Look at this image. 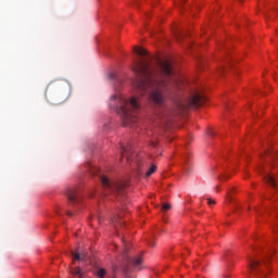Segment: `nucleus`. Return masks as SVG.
I'll list each match as a JSON object with an SVG mask.
<instances>
[{
  "label": "nucleus",
  "instance_id": "18",
  "mask_svg": "<svg viewBox=\"0 0 278 278\" xmlns=\"http://www.w3.org/2000/svg\"><path fill=\"white\" fill-rule=\"evenodd\" d=\"M254 212H255V214H257V216H262V207L255 206Z\"/></svg>",
  "mask_w": 278,
  "mask_h": 278
},
{
  "label": "nucleus",
  "instance_id": "30",
  "mask_svg": "<svg viewBox=\"0 0 278 278\" xmlns=\"http://www.w3.org/2000/svg\"><path fill=\"white\" fill-rule=\"evenodd\" d=\"M277 207H278L277 205H274V210H277Z\"/></svg>",
  "mask_w": 278,
  "mask_h": 278
},
{
  "label": "nucleus",
  "instance_id": "19",
  "mask_svg": "<svg viewBox=\"0 0 278 278\" xmlns=\"http://www.w3.org/2000/svg\"><path fill=\"white\" fill-rule=\"evenodd\" d=\"M228 179H229V176L227 175L219 176V181H227Z\"/></svg>",
  "mask_w": 278,
  "mask_h": 278
},
{
  "label": "nucleus",
  "instance_id": "22",
  "mask_svg": "<svg viewBox=\"0 0 278 278\" xmlns=\"http://www.w3.org/2000/svg\"><path fill=\"white\" fill-rule=\"evenodd\" d=\"M242 210V206H236L235 212H240Z\"/></svg>",
  "mask_w": 278,
  "mask_h": 278
},
{
  "label": "nucleus",
  "instance_id": "5",
  "mask_svg": "<svg viewBox=\"0 0 278 278\" xmlns=\"http://www.w3.org/2000/svg\"><path fill=\"white\" fill-rule=\"evenodd\" d=\"M55 86H58V84L55 83L50 84V86L47 89L46 97H47L48 103H51L52 105H60L68 99V91L64 92V89H60L53 96L49 94V90H51V88H55Z\"/></svg>",
  "mask_w": 278,
  "mask_h": 278
},
{
  "label": "nucleus",
  "instance_id": "12",
  "mask_svg": "<svg viewBox=\"0 0 278 278\" xmlns=\"http://www.w3.org/2000/svg\"><path fill=\"white\" fill-rule=\"evenodd\" d=\"M71 273L74 275V277L86 278V273H84V270L79 267L72 268Z\"/></svg>",
  "mask_w": 278,
  "mask_h": 278
},
{
  "label": "nucleus",
  "instance_id": "28",
  "mask_svg": "<svg viewBox=\"0 0 278 278\" xmlns=\"http://www.w3.org/2000/svg\"><path fill=\"white\" fill-rule=\"evenodd\" d=\"M91 174H92V175H97V172H94V170L91 169Z\"/></svg>",
  "mask_w": 278,
  "mask_h": 278
},
{
  "label": "nucleus",
  "instance_id": "20",
  "mask_svg": "<svg viewBox=\"0 0 278 278\" xmlns=\"http://www.w3.org/2000/svg\"><path fill=\"white\" fill-rule=\"evenodd\" d=\"M207 205H216V200L207 199Z\"/></svg>",
  "mask_w": 278,
  "mask_h": 278
},
{
  "label": "nucleus",
  "instance_id": "14",
  "mask_svg": "<svg viewBox=\"0 0 278 278\" xmlns=\"http://www.w3.org/2000/svg\"><path fill=\"white\" fill-rule=\"evenodd\" d=\"M155 170H157V166L152 165L146 173V177H151L153 173H155Z\"/></svg>",
  "mask_w": 278,
  "mask_h": 278
},
{
  "label": "nucleus",
  "instance_id": "11",
  "mask_svg": "<svg viewBox=\"0 0 278 278\" xmlns=\"http://www.w3.org/2000/svg\"><path fill=\"white\" fill-rule=\"evenodd\" d=\"M66 197H67L68 203H77V189L75 188L67 189Z\"/></svg>",
  "mask_w": 278,
  "mask_h": 278
},
{
  "label": "nucleus",
  "instance_id": "31",
  "mask_svg": "<svg viewBox=\"0 0 278 278\" xmlns=\"http://www.w3.org/2000/svg\"><path fill=\"white\" fill-rule=\"evenodd\" d=\"M112 99H116V96H112Z\"/></svg>",
  "mask_w": 278,
  "mask_h": 278
},
{
  "label": "nucleus",
  "instance_id": "27",
  "mask_svg": "<svg viewBox=\"0 0 278 278\" xmlns=\"http://www.w3.org/2000/svg\"><path fill=\"white\" fill-rule=\"evenodd\" d=\"M152 147H157V143L156 142H152Z\"/></svg>",
  "mask_w": 278,
  "mask_h": 278
},
{
  "label": "nucleus",
  "instance_id": "1",
  "mask_svg": "<svg viewBox=\"0 0 278 278\" xmlns=\"http://www.w3.org/2000/svg\"><path fill=\"white\" fill-rule=\"evenodd\" d=\"M134 72L137 75V79L132 83L134 88L141 96L147 94L149 88H155L149 96L153 114L155 118H166L168 116L166 93L179 88L170 61H159L157 67L149 65L147 61H137Z\"/></svg>",
  "mask_w": 278,
  "mask_h": 278
},
{
  "label": "nucleus",
  "instance_id": "17",
  "mask_svg": "<svg viewBox=\"0 0 278 278\" xmlns=\"http://www.w3.org/2000/svg\"><path fill=\"white\" fill-rule=\"evenodd\" d=\"M98 277L104 278L105 277V269L101 268L98 270Z\"/></svg>",
  "mask_w": 278,
  "mask_h": 278
},
{
  "label": "nucleus",
  "instance_id": "6",
  "mask_svg": "<svg viewBox=\"0 0 278 278\" xmlns=\"http://www.w3.org/2000/svg\"><path fill=\"white\" fill-rule=\"evenodd\" d=\"M101 184L104 188H108L113 194H121L125 190V182L118 180H109L108 177H100Z\"/></svg>",
  "mask_w": 278,
  "mask_h": 278
},
{
  "label": "nucleus",
  "instance_id": "8",
  "mask_svg": "<svg viewBox=\"0 0 278 278\" xmlns=\"http://www.w3.org/2000/svg\"><path fill=\"white\" fill-rule=\"evenodd\" d=\"M122 156L126 157V162H134V160H136V157H138V154L136 153V151H134V148H131V146H123L122 147Z\"/></svg>",
  "mask_w": 278,
  "mask_h": 278
},
{
  "label": "nucleus",
  "instance_id": "13",
  "mask_svg": "<svg viewBox=\"0 0 278 278\" xmlns=\"http://www.w3.org/2000/svg\"><path fill=\"white\" fill-rule=\"evenodd\" d=\"M135 52L137 55H140L141 58H144L147 55H149V52L147 50H144V48H135Z\"/></svg>",
  "mask_w": 278,
  "mask_h": 278
},
{
  "label": "nucleus",
  "instance_id": "33",
  "mask_svg": "<svg viewBox=\"0 0 278 278\" xmlns=\"http://www.w3.org/2000/svg\"><path fill=\"white\" fill-rule=\"evenodd\" d=\"M119 225H123V222H119Z\"/></svg>",
  "mask_w": 278,
  "mask_h": 278
},
{
  "label": "nucleus",
  "instance_id": "16",
  "mask_svg": "<svg viewBox=\"0 0 278 278\" xmlns=\"http://www.w3.org/2000/svg\"><path fill=\"white\" fill-rule=\"evenodd\" d=\"M173 206L169 203H165L162 206V211L163 212H168V210H170Z\"/></svg>",
  "mask_w": 278,
  "mask_h": 278
},
{
  "label": "nucleus",
  "instance_id": "25",
  "mask_svg": "<svg viewBox=\"0 0 278 278\" xmlns=\"http://www.w3.org/2000/svg\"><path fill=\"white\" fill-rule=\"evenodd\" d=\"M67 216H73V213H71V211L66 212Z\"/></svg>",
  "mask_w": 278,
  "mask_h": 278
},
{
  "label": "nucleus",
  "instance_id": "9",
  "mask_svg": "<svg viewBox=\"0 0 278 278\" xmlns=\"http://www.w3.org/2000/svg\"><path fill=\"white\" fill-rule=\"evenodd\" d=\"M73 262H86L88 260V254L81 251L79 248L75 252H71Z\"/></svg>",
  "mask_w": 278,
  "mask_h": 278
},
{
  "label": "nucleus",
  "instance_id": "35",
  "mask_svg": "<svg viewBox=\"0 0 278 278\" xmlns=\"http://www.w3.org/2000/svg\"><path fill=\"white\" fill-rule=\"evenodd\" d=\"M277 218H278V214H277Z\"/></svg>",
  "mask_w": 278,
  "mask_h": 278
},
{
  "label": "nucleus",
  "instance_id": "32",
  "mask_svg": "<svg viewBox=\"0 0 278 278\" xmlns=\"http://www.w3.org/2000/svg\"><path fill=\"white\" fill-rule=\"evenodd\" d=\"M185 170H188V167L185 166Z\"/></svg>",
  "mask_w": 278,
  "mask_h": 278
},
{
  "label": "nucleus",
  "instance_id": "4",
  "mask_svg": "<svg viewBox=\"0 0 278 278\" xmlns=\"http://www.w3.org/2000/svg\"><path fill=\"white\" fill-rule=\"evenodd\" d=\"M275 255V250L268 249L261 252L256 256H248V267L250 273H253L255 277L266 278L268 273H270V267L268 263Z\"/></svg>",
  "mask_w": 278,
  "mask_h": 278
},
{
  "label": "nucleus",
  "instance_id": "29",
  "mask_svg": "<svg viewBox=\"0 0 278 278\" xmlns=\"http://www.w3.org/2000/svg\"><path fill=\"white\" fill-rule=\"evenodd\" d=\"M181 3H186V0H180Z\"/></svg>",
  "mask_w": 278,
  "mask_h": 278
},
{
  "label": "nucleus",
  "instance_id": "2",
  "mask_svg": "<svg viewBox=\"0 0 278 278\" xmlns=\"http://www.w3.org/2000/svg\"><path fill=\"white\" fill-rule=\"evenodd\" d=\"M258 173L264 175V179L273 188H277V182H275V175L278 173V153L277 150L268 148L265 150L264 155H262V162L258 166Z\"/></svg>",
  "mask_w": 278,
  "mask_h": 278
},
{
  "label": "nucleus",
  "instance_id": "15",
  "mask_svg": "<svg viewBox=\"0 0 278 278\" xmlns=\"http://www.w3.org/2000/svg\"><path fill=\"white\" fill-rule=\"evenodd\" d=\"M125 278H136V275L131 274L128 267L124 269Z\"/></svg>",
  "mask_w": 278,
  "mask_h": 278
},
{
  "label": "nucleus",
  "instance_id": "34",
  "mask_svg": "<svg viewBox=\"0 0 278 278\" xmlns=\"http://www.w3.org/2000/svg\"><path fill=\"white\" fill-rule=\"evenodd\" d=\"M112 278H116V277L113 276Z\"/></svg>",
  "mask_w": 278,
  "mask_h": 278
},
{
  "label": "nucleus",
  "instance_id": "3",
  "mask_svg": "<svg viewBox=\"0 0 278 278\" xmlns=\"http://www.w3.org/2000/svg\"><path fill=\"white\" fill-rule=\"evenodd\" d=\"M138 112H140V101L136 97L130 99L119 98L117 114H119L124 127H134L138 123Z\"/></svg>",
  "mask_w": 278,
  "mask_h": 278
},
{
  "label": "nucleus",
  "instance_id": "7",
  "mask_svg": "<svg viewBox=\"0 0 278 278\" xmlns=\"http://www.w3.org/2000/svg\"><path fill=\"white\" fill-rule=\"evenodd\" d=\"M202 103H205V98L201 96V92L194 91L186 103H179V109L188 110V108H201Z\"/></svg>",
  "mask_w": 278,
  "mask_h": 278
},
{
  "label": "nucleus",
  "instance_id": "24",
  "mask_svg": "<svg viewBox=\"0 0 278 278\" xmlns=\"http://www.w3.org/2000/svg\"><path fill=\"white\" fill-rule=\"evenodd\" d=\"M208 136H214V131H213V130H210V131H208Z\"/></svg>",
  "mask_w": 278,
  "mask_h": 278
},
{
  "label": "nucleus",
  "instance_id": "23",
  "mask_svg": "<svg viewBox=\"0 0 278 278\" xmlns=\"http://www.w3.org/2000/svg\"><path fill=\"white\" fill-rule=\"evenodd\" d=\"M184 162H185V164H188V156L184 157Z\"/></svg>",
  "mask_w": 278,
  "mask_h": 278
},
{
  "label": "nucleus",
  "instance_id": "21",
  "mask_svg": "<svg viewBox=\"0 0 278 278\" xmlns=\"http://www.w3.org/2000/svg\"><path fill=\"white\" fill-rule=\"evenodd\" d=\"M225 72V66H220L218 70V73H224Z\"/></svg>",
  "mask_w": 278,
  "mask_h": 278
},
{
  "label": "nucleus",
  "instance_id": "10",
  "mask_svg": "<svg viewBox=\"0 0 278 278\" xmlns=\"http://www.w3.org/2000/svg\"><path fill=\"white\" fill-rule=\"evenodd\" d=\"M122 257L126 264H129V262H130L132 264V266H140V264H142V256H137L131 260V258H129V256H127V250L124 251Z\"/></svg>",
  "mask_w": 278,
  "mask_h": 278
},
{
  "label": "nucleus",
  "instance_id": "26",
  "mask_svg": "<svg viewBox=\"0 0 278 278\" xmlns=\"http://www.w3.org/2000/svg\"><path fill=\"white\" fill-rule=\"evenodd\" d=\"M265 212H267V214H270V208H265Z\"/></svg>",
  "mask_w": 278,
  "mask_h": 278
}]
</instances>
